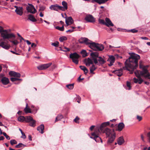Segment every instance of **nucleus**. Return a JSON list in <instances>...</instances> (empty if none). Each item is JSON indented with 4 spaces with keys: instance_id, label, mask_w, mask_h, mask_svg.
<instances>
[{
    "instance_id": "obj_56",
    "label": "nucleus",
    "mask_w": 150,
    "mask_h": 150,
    "mask_svg": "<svg viewBox=\"0 0 150 150\" xmlns=\"http://www.w3.org/2000/svg\"><path fill=\"white\" fill-rule=\"evenodd\" d=\"M71 28H72V29H69L67 31V32H72L74 31L73 29L75 28V27H71Z\"/></svg>"
},
{
    "instance_id": "obj_37",
    "label": "nucleus",
    "mask_w": 150,
    "mask_h": 150,
    "mask_svg": "<svg viewBox=\"0 0 150 150\" xmlns=\"http://www.w3.org/2000/svg\"><path fill=\"white\" fill-rule=\"evenodd\" d=\"M29 124V125L30 126L34 127L35 125V121L33 119L32 120H31Z\"/></svg>"
},
{
    "instance_id": "obj_36",
    "label": "nucleus",
    "mask_w": 150,
    "mask_h": 150,
    "mask_svg": "<svg viewBox=\"0 0 150 150\" xmlns=\"http://www.w3.org/2000/svg\"><path fill=\"white\" fill-rule=\"evenodd\" d=\"M63 117V116L61 115H59L57 116L56 117V119L55 120V122H57L58 121H59L61 120Z\"/></svg>"
},
{
    "instance_id": "obj_55",
    "label": "nucleus",
    "mask_w": 150,
    "mask_h": 150,
    "mask_svg": "<svg viewBox=\"0 0 150 150\" xmlns=\"http://www.w3.org/2000/svg\"><path fill=\"white\" fill-rule=\"evenodd\" d=\"M147 136L148 137L149 142H150V132L148 133L147 134Z\"/></svg>"
},
{
    "instance_id": "obj_45",
    "label": "nucleus",
    "mask_w": 150,
    "mask_h": 150,
    "mask_svg": "<svg viewBox=\"0 0 150 150\" xmlns=\"http://www.w3.org/2000/svg\"><path fill=\"white\" fill-rule=\"evenodd\" d=\"M10 143L11 145H13L17 144V141L15 139H12L10 141Z\"/></svg>"
},
{
    "instance_id": "obj_7",
    "label": "nucleus",
    "mask_w": 150,
    "mask_h": 150,
    "mask_svg": "<svg viewBox=\"0 0 150 150\" xmlns=\"http://www.w3.org/2000/svg\"><path fill=\"white\" fill-rule=\"evenodd\" d=\"M90 55L92 58V59L94 63L97 64L98 61L97 58L98 57V53L97 52H95L91 53Z\"/></svg>"
},
{
    "instance_id": "obj_20",
    "label": "nucleus",
    "mask_w": 150,
    "mask_h": 150,
    "mask_svg": "<svg viewBox=\"0 0 150 150\" xmlns=\"http://www.w3.org/2000/svg\"><path fill=\"white\" fill-rule=\"evenodd\" d=\"M98 61V64H104L106 62L105 60L102 57H99L97 59Z\"/></svg>"
},
{
    "instance_id": "obj_18",
    "label": "nucleus",
    "mask_w": 150,
    "mask_h": 150,
    "mask_svg": "<svg viewBox=\"0 0 150 150\" xmlns=\"http://www.w3.org/2000/svg\"><path fill=\"white\" fill-rule=\"evenodd\" d=\"M137 79L136 78H134L133 79V81L134 83H138L139 84H141L143 82V80L141 77H137Z\"/></svg>"
},
{
    "instance_id": "obj_39",
    "label": "nucleus",
    "mask_w": 150,
    "mask_h": 150,
    "mask_svg": "<svg viewBox=\"0 0 150 150\" xmlns=\"http://www.w3.org/2000/svg\"><path fill=\"white\" fill-rule=\"evenodd\" d=\"M74 84H71L66 85V87L69 89H72L74 88Z\"/></svg>"
},
{
    "instance_id": "obj_64",
    "label": "nucleus",
    "mask_w": 150,
    "mask_h": 150,
    "mask_svg": "<svg viewBox=\"0 0 150 150\" xmlns=\"http://www.w3.org/2000/svg\"><path fill=\"white\" fill-rule=\"evenodd\" d=\"M95 127V126H93V125H92L90 127V130L92 131V130L93 129H94V127Z\"/></svg>"
},
{
    "instance_id": "obj_23",
    "label": "nucleus",
    "mask_w": 150,
    "mask_h": 150,
    "mask_svg": "<svg viewBox=\"0 0 150 150\" xmlns=\"http://www.w3.org/2000/svg\"><path fill=\"white\" fill-rule=\"evenodd\" d=\"M115 137V133H113L111 136V137L109 139L108 141V143H111L114 140Z\"/></svg>"
},
{
    "instance_id": "obj_44",
    "label": "nucleus",
    "mask_w": 150,
    "mask_h": 150,
    "mask_svg": "<svg viewBox=\"0 0 150 150\" xmlns=\"http://www.w3.org/2000/svg\"><path fill=\"white\" fill-rule=\"evenodd\" d=\"M106 126L105 125V124H103V123L100 125V126L99 128L100 129V131L102 132V131L103 130L104 127H105Z\"/></svg>"
},
{
    "instance_id": "obj_57",
    "label": "nucleus",
    "mask_w": 150,
    "mask_h": 150,
    "mask_svg": "<svg viewBox=\"0 0 150 150\" xmlns=\"http://www.w3.org/2000/svg\"><path fill=\"white\" fill-rule=\"evenodd\" d=\"M22 135V136H21V138H23L24 139H25L26 138V136L25 135V134L23 132L22 133H21Z\"/></svg>"
},
{
    "instance_id": "obj_17",
    "label": "nucleus",
    "mask_w": 150,
    "mask_h": 150,
    "mask_svg": "<svg viewBox=\"0 0 150 150\" xmlns=\"http://www.w3.org/2000/svg\"><path fill=\"white\" fill-rule=\"evenodd\" d=\"M105 20L106 21L105 25L108 27L113 26H114L113 24L109 18H106Z\"/></svg>"
},
{
    "instance_id": "obj_1",
    "label": "nucleus",
    "mask_w": 150,
    "mask_h": 150,
    "mask_svg": "<svg viewBox=\"0 0 150 150\" xmlns=\"http://www.w3.org/2000/svg\"><path fill=\"white\" fill-rule=\"evenodd\" d=\"M140 59V56L136 54H133L128 59L126 60L125 62V67H123L124 69H126L132 74L134 70L138 66V60Z\"/></svg>"
},
{
    "instance_id": "obj_6",
    "label": "nucleus",
    "mask_w": 150,
    "mask_h": 150,
    "mask_svg": "<svg viewBox=\"0 0 150 150\" xmlns=\"http://www.w3.org/2000/svg\"><path fill=\"white\" fill-rule=\"evenodd\" d=\"M79 42L81 43H85L88 45L90 47V45L92 41L88 39L87 38H81L79 40Z\"/></svg>"
},
{
    "instance_id": "obj_59",
    "label": "nucleus",
    "mask_w": 150,
    "mask_h": 150,
    "mask_svg": "<svg viewBox=\"0 0 150 150\" xmlns=\"http://www.w3.org/2000/svg\"><path fill=\"white\" fill-rule=\"evenodd\" d=\"M140 38L144 40H148V38L146 37H142Z\"/></svg>"
},
{
    "instance_id": "obj_19",
    "label": "nucleus",
    "mask_w": 150,
    "mask_h": 150,
    "mask_svg": "<svg viewBox=\"0 0 150 150\" xmlns=\"http://www.w3.org/2000/svg\"><path fill=\"white\" fill-rule=\"evenodd\" d=\"M73 22V20L71 17H68L66 20V23L67 25L72 24Z\"/></svg>"
},
{
    "instance_id": "obj_33",
    "label": "nucleus",
    "mask_w": 150,
    "mask_h": 150,
    "mask_svg": "<svg viewBox=\"0 0 150 150\" xmlns=\"http://www.w3.org/2000/svg\"><path fill=\"white\" fill-rule=\"evenodd\" d=\"M33 119L31 116H26L25 117V121L26 122H30L31 120H33Z\"/></svg>"
},
{
    "instance_id": "obj_35",
    "label": "nucleus",
    "mask_w": 150,
    "mask_h": 150,
    "mask_svg": "<svg viewBox=\"0 0 150 150\" xmlns=\"http://www.w3.org/2000/svg\"><path fill=\"white\" fill-rule=\"evenodd\" d=\"M96 69V67L93 64L92 66L90 67V72L91 73L93 74V71Z\"/></svg>"
},
{
    "instance_id": "obj_38",
    "label": "nucleus",
    "mask_w": 150,
    "mask_h": 150,
    "mask_svg": "<svg viewBox=\"0 0 150 150\" xmlns=\"http://www.w3.org/2000/svg\"><path fill=\"white\" fill-rule=\"evenodd\" d=\"M18 120L20 122H23L25 121V117L22 116H20L18 117Z\"/></svg>"
},
{
    "instance_id": "obj_24",
    "label": "nucleus",
    "mask_w": 150,
    "mask_h": 150,
    "mask_svg": "<svg viewBox=\"0 0 150 150\" xmlns=\"http://www.w3.org/2000/svg\"><path fill=\"white\" fill-rule=\"evenodd\" d=\"M44 126L43 125H41L37 128V130L39 131L41 134L44 133Z\"/></svg>"
},
{
    "instance_id": "obj_27",
    "label": "nucleus",
    "mask_w": 150,
    "mask_h": 150,
    "mask_svg": "<svg viewBox=\"0 0 150 150\" xmlns=\"http://www.w3.org/2000/svg\"><path fill=\"white\" fill-rule=\"evenodd\" d=\"M125 125L122 122L120 123L118 125L117 130L121 131L124 127Z\"/></svg>"
},
{
    "instance_id": "obj_12",
    "label": "nucleus",
    "mask_w": 150,
    "mask_h": 150,
    "mask_svg": "<svg viewBox=\"0 0 150 150\" xmlns=\"http://www.w3.org/2000/svg\"><path fill=\"white\" fill-rule=\"evenodd\" d=\"M62 7L59 6L57 4L52 5L50 7V8L51 10L56 11H57L59 9H62Z\"/></svg>"
},
{
    "instance_id": "obj_5",
    "label": "nucleus",
    "mask_w": 150,
    "mask_h": 150,
    "mask_svg": "<svg viewBox=\"0 0 150 150\" xmlns=\"http://www.w3.org/2000/svg\"><path fill=\"white\" fill-rule=\"evenodd\" d=\"M79 56L77 53L75 52L70 55V57L72 59V61L76 64L78 63V59Z\"/></svg>"
},
{
    "instance_id": "obj_42",
    "label": "nucleus",
    "mask_w": 150,
    "mask_h": 150,
    "mask_svg": "<svg viewBox=\"0 0 150 150\" xmlns=\"http://www.w3.org/2000/svg\"><path fill=\"white\" fill-rule=\"evenodd\" d=\"M81 53L82 54L83 57H85L87 56V54L85 50H83L81 52Z\"/></svg>"
},
{
    "instance_id": "obj_21",
    "label": "nucleus",
    "mask_w": 150,
    "mask_h": 150,
    "mask_svg": "<svg viewBox=\"0 0 150 150\" xmlns=\"http://www.w3.org/2000/svg\"><path fill=\"white\" fill-rule=\"evenodd\" d=\"M1 81L2 83L4 85H7L9 83L8 79L5 77H3L1 79Z\"/></svg>"
},
{
    "instance_id": "obj_41",
    "label": "nucleus",
    "mask_w": 150,
    "mask_h": 150,
    "mask_svg": "<svg viewBox=\"0 0 150 150\" xmlns=\"http://www.w3.org/2000/svg\"><path fill=\"white\" fill-rule=\"evenodd\" d=\"M25 146V145L21 143H19L18 144L16 145L15 146V147L16 148H19Z\"/></svg>"
},
{
    "instance_id": "obj_22",
    "label": "nucleus",
    "mask_w": 150,
    "mask_h": 150,
    "mask_svg": "<svg viewBox=\"0 0 150 150\" xmlns=\"http://www.w3.org/2000/svg\"><path fill=\"white\" fill-rule=\"evenodd\" d=\"M1 47L6 50L9 49L10 48V45L4 42H1Z\"/></svg>"
},
{
    "instance_id": "obj_8",
    "label": "nucleus",
    "mask_w": 150,
    "mask_h": 150,
    "mask_svg": "<svg viewBox=\"0 0 150 150\" xmlns=\"http://www.w3.org/2000/svg\"><path fill=\"white\" fill-rule=\"evenodd\" d=\"M52 64V63H50L47 64H42L38 66L37 68L39 70L45 69L49 67Z\"/></svg>"
},
{
    "instance_id": "obj_9",
    "label": "nucleus",
    "mask_w": 150,
    "mask_h": 150,
    "mask_svg": "<svg viewBox=\"0 0 150 150\" xmlns=\"http://www.w3.org/2000/svg\"><path fill=\"white\" fill-rule=\"evenodd\" d=\"M29 6L26 7V10L28 12L32 13H35L36 12V10L34 6L30 4H29Z\"/></svg>"
},
{
    "instance_id": "obj_15",
    "label": "nucleus",
    "mask_w": 150,
    "mask_h": 150,
    "mask_svg": "<svg viewBox=\"0 0 150 150\" xmlns=\"http://www.w3.org/2000/svg\"><path fill=\"white\" fill-rule=\"evenodd\" d=\"M15 12L17 14L21 16L23 13V8L22 7H19V8H17L15 10Z\"/></svg>"
},
{
    "instance_id": "obj_58",
    "label": "nucleus",
    "mask_w": 150,
    "mask_h": 150,
    "mask_svg": "<svg viewBox=\"0 0 150 150\" xmlns=\"http://www.w3.org/2000/svg\"><path fill=\"white\" fill-rule=\"evenodd\" d=\"M137 119L139 121H140L142 120V117L137 115Z\"/></svg>"
},
{
    "instance_id": "obj_10",
    "label": "nucleus",
    "mask_w": 150,
    "mask_h": 150,
    "mask_svg": "<svg viewBox=\"0 0 150 150\" xmlns=\"http://www.w3.org/2000/svg\"><path fill=\"white\" fill-rule=\"evenodd\" d=\"M95 133H92L91 135L93 137H90L93 139L96 142H99L100 141L102 143V141L101 138L99 137V136L96 135Z\"/></svg>"
},
{
    "instance_id": "obj_16",
    "label": "nucleus",
    "mask_w": 150,
    "mask_h": 150,
    "mask_svg": "<svg viewBox=\"0 0 150 150\" xmlns=\"http://www.w3.org/2000/svg\"><path fill=\"white\" fill-rule=\"evenodd\" d=\"M104 132L106 133V134L108 136H109L112 134L114 132V130L112 131L110 129L108 128H106L105 129Z\"/></svg>"
},
{
    "instance_id": "obj_13",
    "label": "nucleus",
    "mask_w": 150,
    "mask_h": 150,
    "mask_svg": "<svg viewBox=\"0 0 150 150\" xmlns=\"http://www.w3.org/2000/svg\"><path fill=\"white\" fill-rule=\"evenodd\" d=\"M115 61V57L113 56H109V58L107 61L110 62V63L108 64L109 66L112 65Z\"/></svg>"
},
{
    "instance_id": "obj_61",
    "label": "nucleus",
    "mask_w": 150,
    "mask_h": 150,
    "mask_svg": "<svg viewBox=\"0 0 150 150\" xmlns=\"http://www.w3.org/2000/svg\"><path fill=\"white\" fill-rule=\"evenodd\" d=\"M105 124L106 126L109 125L110 124V122H103V124Z\"/></svg>"
},
{
    "instance_id": "obj_31",
    "label": "nucleus",
    "mask_w": 150,
    "mask_h": 150,
    "mask_svg": "<svg viewBox=\"0 0 150 150\" xmlns=\"http://www.w3.org/2000/svg\"><path fill=\"white\" fill-rule=\"evenodd\" d=\"M122 69H120V70H116L115 71V73L117 75L119 76H121L122 74Z\"/></svg>"
},
{
    "instance_id": "obj_11",
    "label": "nucleus",
    "mask_w": 150,
    "mask_h": 150,
    "mask_svg": "<svg viewBox=\"0 0 150 150\" xmlns=\"http://www.w3.org/2000/svg\"><path fill=\"white\" fill-rule=\"evenodd\" d=\"M85 20L89 22H93L95 21L94 18L91 15H87L85 18Z\"/></svg>"
},
{
    "instance_id": "obj_62",
    "label": "nucleus",
    "mask_w": 150,
    "mask_h": 150,
    "mask_svg": "<svg viewBox=\"0 0 150 150\" xmlns=\"http://www.w3.org/2000/svg\"><path fill=\"white\" fill-rule=\"evenodd\" d=\"M36 46V45L34 43H32L31 45V47H35Z\"/></svg>"
},
{
    "instance_id": "obj_63",
    "label": "nucleus",
    "mask_w": 150,
    "mask_h": 150,
    "mask_svg": "<svg viewBox=\"0 0 150 150\" xmlns=\"http://www.w3.org/2000/svg\"><path fill=\"white\" fill-rule=\"evenodd\" d=\"M141 137L142 140L143 141H144V136L143 134H141Z\"/></svg>"
},
{
    "instance_id": "obj_25",
    "label": "nucleus",
    "mask_w": 150,
    "mask_h": 150,
    "mask_svg": "<svg viewBox=\"0 0 150 150\" xmlns=\"http://www.w3.org/2000/svg\"><path fill=\"white\" fill-rule=\"evenodd\" d=\"M85 64L86 66H89L91 64H93V62L92 59L88 58L85 62Z\"/></svg>"
},
{
    "instance_id": "obj_3",
    "label": "nucleus",
    "mask_w": 150,
    "mask_h": 150,
    "mask_svg": "<svg viewBox=\"0 0 150 150\" xmlns=\"http://www.w3.org/2000/svg\"><path fill=\"white\" fill-rule=\"evenodd\" d=\"M90 47L95 51H101L104 49V46L102 44L96 43L92 42Z\"/></svg>"
},
{
    "instance_id": "obj_48",
    "label": "nucleus",
    "mask_w": 150,
    "mask_h": 150,
    "mask_svg": "<svg viewBox=\"0 0 150 150\" xmlns=\"http://www.w3.org/2000/svg\"><path fill=\"white\" fill-rule=\"evenodd\" d=\"M100 131V128L99 129H98L97 130H95L94 132H93V133H95L96 134V135H97V136L99 135V134Z\"/></svg>"
},
{
    "instance_id": "obj_28",
    "label": "nucleus",
    "mask_w": 150,
    "mask_h": 150,
    "mask_svg": "<svg viewBox=\"0 0 150 150\" xmlns=\"http://www.w3.org/2000/svg\"><path fill=\"white\" fill-rule=\"evenodd\" d=\"M62 4L63 7H62V9H61L62 11H64L67 9V4L65 1H63L62 2Z\"/></svg>"
},
{
    "instance_id": "obj_26",
    "label": "nucleus",
    "mask_w": 150,
    "mask_h": 150,
    "mask_svg": "<svg viewBox=\"0 0 150 150\" xmlns=\"http://www.w3.org/2000/svg\"><path fill=\"white\" fill-rule=\"evenodd\" d=\"M108 0H93L92 1L93 3L95 2L100 4H104L107 2Z\"/></svg>"
},
{
    "instance_id": "obj_43",
    "label": "nucleus",
    "mask_w": 150,
    "mask_h": 150,
    "mask_svg": "<svg viewBox=\"0 0 150 150\" xmlns=\"http://www.w3.org/2000/svg\"><path fill=\"white\" fill-rule=\"evenodd\" d=\"M55 28L56 29L61 31H63L64 30V27L63 26L62 27H59L58 26H57L55 27Z\"/></svg>"
},
{
    "instance_id": "obj_52",
    "label": "nucleus",
    "mask_w": 150,
    "mask_h": 150,
    "mask_svg": "<svg viewBox=\"0 0 150 150\" xmlns=\"http://www.w3.org/2000/svg\"><path fill=\"white\" fill-rule=\"evenodd\" d=\"M61 50H62V51H64V52L69 51L70 50L69 49L66 48L65 47H64L63 48V49H61Z\"/></svg>"
},
{
    "instance_id": "obj_4",
    "label": "nucleus",
    "mask_w": 150,
    "mask_h": 150,
    "mask_svg": "<svg viewBox=\"0 0 150 150\" xmlns=\"http://www.w3.org/2000/svg\"><path fill=\"white\" fill-rule=\"evenodd\" d=\"M1 36L3 39L15 37V35L13 33H8V31L6 30H5L1 33Z\"/></svg>"
},
{
    "instance_id": "obj_51",
    "label": "nucleus",
    "mask_w": 150,
    "mask_h": 150,
    "mask_svg": "<svg viewBox=\"0 0 150 150\" xmlns=\"http://www.w3.org/2000/svg\"><path fill=\"white\" fill-rule=\"evenodd\" d=\"M10 41L13 43L14 45H17L18 43V42L16 40H15L13 41L10 40Z\"/></svg>"
},
{
    "instance_id": "obj_60",
    "label": "nucleus",
    "mask_w": 150,
    "mask_h": 150,
    "mask_svg": "<svg viewBox=\"0 0 150 150\" xmlns=\"http://www.w3.org/2000/svg\"><path fill=\"white\" fill-rule=\"evenodd\" d=\"M26 42L27 44L28 45H29L31 44V42H30L29 40H24Z\"/></svg>"
},
{
    "instance_id": "obj_53",
    "label": "nucleus",
    "mask_w": 150,
    "mask_h": 150,
    "mask_svg": "<svg viewBox=\"0 0 150 150\" xmlns=\"http://www.w3.org/2000/svg\"><path fill=\"white\" fill-rule=\"evenodd\" d=\"M79 118L78 117H76L74 119V121L76 123H79Z\"/></svg>"
},
{
    "instance_id": "obj_14",
    "label": "nucleus",
    "mask_w": 150,
    "mask_h": 150,
    "mask_svg": "<svg viewBox=\"0 0 150 150\" xmlns=\"http://www.w3.org/2000/svg\"><path fill=\"white\" fill-rule=\"evenodd\" d=\"M9 74L11 76H13L16 77H20L21 76V74L20 73L13 71H10L9 72Z\"/></svg>"
},
{
    "instance_id": "obj_2",
    "label": "nucleus",
    "mask_w": 150,
    "mask_h": 150,
    "mask_svg": "<svg viewBox=\"0 0 150 150\" xmlns=\"http://www.w3.org/2000/svg\"><path fill=\"white\" fill-rule=\"evenodd\" d=\"M139 67L140 69H142V71H140L136 70L134 72V74L137 77H141L140 76H144L145 78H147L150 79V74L148 72L146 67L141 64V62H140Z\"/></svg>"
},
{
    "instance_id": "obj_29",
    "label": "nucleus",
    "mask_w": 150,
    "mask_h": 150,
    "mask_svg": "<svg viewBox=\"0 0 150 150\" xmlns=\"http://www.w3.org/2000/svg\"><path fill=\"white\" fill-rule=\"evenodd\" d=\"M124 142V141L123 137H120L117 140V143L119 145H122Z\"/></svg>"
},
{
    "instance_id": "obj_30",
    "label": "nucleus",
    "mask_w": 150,
    "mask_h": 150,
    "mask_svg": "<svg viewBox=\"0 0 150 150\" xmlns=\"http://www.w3.org/2000/svg\"><path fill=\"white\" fill-rule=\"evenodd\" d=\"M28 19L33 22H35L37 21V20L35 18L33 15H30L28 16Z\"/></svg>"
},
{
    "instance_id": "obj_49",
    "label": "nucleus",
    "mask_w": 150,
    "mask_h": 150,
    "mask_svg": "<svg viewBox=\"0 0 150 150\" xmlns=\"http://www.w3.org/2000/svg\"><path fill=\"white\" fill-rule=\"evenodd\" d=\"M127 87L128 88V89L129 90L131 89V83L129 82H127Z\"/></svg>"
},
{
    "instance_id": "obj_34",
    "label": "nucleus",
    "mask_w": 150,
    "mask_h": 150,
    "mask_svg": "<svg viewBox=\"0 0 150 150\" xmlns=\"http://www.w3.org/2000/svg\"><path fill=\"white\" fill-rule=\"evenodd\" d=\"M28 103H27L26 104V107L24 109V111L26 113H31V111L30 109L29 108H28Z\"/></svg>"
},
{
    "instance_id": "obj_47",
    "label": "nucleus",
    "mask_w": 150,
    "mask_h": 150,
    "mask_svg": "<svg viewBox=\"0 0 150 150\" xmlns=\"http://www.w3.org/2000/svg\"><path fill=\"white\" fill-rule=\"evenodd\" d=\"M98 21L100 23L105 25V22L104 20L102 19H99Z\"/></svg>"
},
{
    "instance_id": "obj_50",
    "label": "nucleus",
    "mask_w": 150,
    "mask_h": 150,
    "mask_svg": "<svg viewBox=\"0 0 150 150\" xmlns=\"http://www.w3.org/2000/svg\"><path fill=\"white\" fill-rule=\"evenodd\" d=\"M59 44V42H53L52 43V45L54 46L55 47H57L58 46Z\"/></svg>"
},
{
    "instance_id": "obj_40",
    "label": "nucleus",
    "mask_w": 150,
    "mask_h": 150,
    "mask_svg": "<svg viewBox=\"0 0 150 150\" xmlns=\"http://www.w3.org/2000/svg\"><path fill=\"white\" fill-rule=\"evenodd\" d=\"M67 38L65 36H64L61 37H60L59 38V40L61 42H62L66 40H67Z\"/></svg>"
},
{
    "instance_id": "obj_46",
    "label": "nucleus",
    "mask_w": 150,
    "mask_h": 150,
    "mask_svg": "<svg viewBox=\"0 0 150 150\" xmlns=\"http://www.w3.org/2000/svg\"><path fill=\"white\" fill-rule=\"evenodd\" d=\"M11 80L12 81H15L18 80H21V79H17L16 78L12 77L11 78Z\"/></svg>"
},
{
    "instance_id": "obj_54",
    "label": "nucleus",
    "mask_w": 150,
    "mask_h": 150,
    "mask_svg": "<svg viewBox=\"0 0 150 150\" xmlns=\"http://www.w3.org/2000/svg\"><path fill=\"white\" fill-rule=\"evenodd\" d=\"M45 9V7L44 6H40V7L39 11H44Z\"/></svg>"
},
{
    "instance_id": "obj_32",
    "label": "nucleus",
    "mask_w": 150,
    "mask_h": 150,
    "mask_svg": "<svg viewBox=\"0 0 150 150\" xmlns=\"http://www.w3.org/2000/svg\"><path fill=\"white\" fill-rule=\"evenodd\" d=\"M79 67L84 72V73L85 74H86L87 73L88 70V69L85 67L83 66H80Z\"/></svg>"
}]
</instances>
